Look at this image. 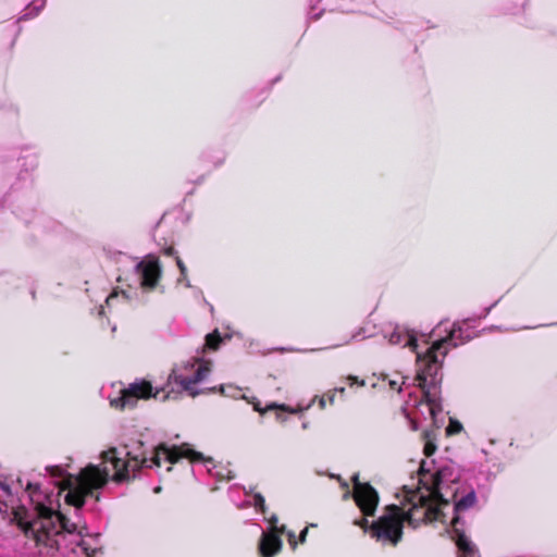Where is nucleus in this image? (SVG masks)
Segmentation results:
<instances>
[{"label": "nucleus", "mask_w": 557, "mask_h": 557, "mask_svg": "<svg viewBox=\"0 0 557 557\" xmlns=\"http://www.w3.org/2000/svg\"><path fill=\"white\" fill-rule=\"evenodd\" d=\"M183 458L201 466L210 475L219 480L233 478L231 470L218 467L212 458L194 450L189 444L180 446L160 444L150 451L149 456L144 451H124L111 447L101 454L99 465L90 463L76 475L69 473L61 466L47 467L46 471L59 488L58 495L65 493V503L77 510L84 505L85 498L92 495L94 491L103 487L110 478L115 482H122L135 476L141 468H161L163 463L169 465L166 471H170L171 465Z\"/></svg>", "instance_id": "1"}, {"label": "nucleus", "mask_w": 557, "mask_h": 557, "mask_svg": "<svg viewBox=\"0 0 557 557\" xmlns=\"http://www.w3.org/2000/svg\"><path fill=\"white\" fill-rule=\"evenodd\" d=\"M433 461L422 460L418 483L406 484L396 497L399 505H389L384 513L370 525L373 537L382 543L396 545L403 536L404 522L417 528L421 523L441 521L446 523L444 508L448 506L450 485L456 483L458 474L453 466H443L431 473Z\"/></svg>", "instance_id": "2"}, {"label": "nucleus", "mask_w": 557, "mask_h": 557, "mask_svg": "<svg viewBox=\"0 0 557 557\" xmlns=\"http://www.w3.org/2000/svg\"><path fill=\"white\" fill-rule=\"evenodd\" d=\"M28 497L34 505L33 512L24 506L0 503V512L23 530L30 556H52L62 548V543L69 540L71 552L64 557H95L96 550L89 552L84 541L86 527L78 522H71L60 511L52 507L50 495L44 493L38 484L28 483L26 487Z\"/></svg>", "instance_id": "3"}, {"label": "nucleus", "mask_w": 557, "mask_h": 557, "mask_svg": "<svg viewBox=\"0 0 557 557\" xmlns=\"http://www.w3.org/2000/svg\"><path fill=\"white\" fill-rule=\"evenodd\" d=\"M443 342L433 346L425 355L418 354L417 373L413 377V384L421 388L422 398L420 400H408L403 408V412L412 430L418 429L417 420L422 417L430 419L437 425V414L442 413L440 385L442 382L441 367L442 362L434 355L436 349H441Z\"/></svg>", "instance_id": "4"}, {"label": "nucleus", "mask_w": 557, "mask_h": 557, "mask_svg": "<svg viewBox=\"0 0 557 557\" xmlns=\"http://www.w3.org/2000/svg\"><path fill=\"white\" fill-rule=\"evenodd\" d=\"M443 331L447 332V335L445 337H442L437 341H435L430 347L425 349V351H419L418 350V343L417 337L413 331L407 329L404 325H396L392 332L385 334V337L388 339V342L392 345H399L403 347H410L416 355H425L431 348H433L434 345H436L440 342H443V346L441 349H436L434 351V355L437 356V359L441 361L444 359V357L447 355V351L451 347H457L459 345H462L470 341L472 337L475 336L474 330L467 323H456L453 325V327L448 331L447 323L441 322L435 330L433 331L434 334L440 335ZM418 363V360L416 361V364Z\"/></svg>", "instance_id": "5"}, {"label": "nucleus", "mask_w": 557, "mask_h": 557, "mask_svg": "<svg viewBox=\"0 0 557 557\" xmlns=\"http://www.w3.org/2000/svg\"><path fill=\"white\" fill-rule=\"evenodd\" d=\"M134 275L136 276L135 290L133 292L132 285H128L129 289H114L106 298V307L108 309L114 308L115 305L121 300H131L136 295V290L138 288H140L143 292H149L153 289L161 277V267L159 259L154 256H147L141 261L136 263L134 268Z\"/></svg>", "instance_id": "6"}, {"label": "nucleus", "mask_w": 557, "mask_h": 557, "mask_svg": "<svg viewBox=\"0 0 557 557\" xmlns=\"http://www.w3.org/2000/svg\"><path fill=\"white\" fill-rule=\"evenodd\" d=\"M211 372V362L203 358H190L181 364L174 366L172 369L168 383L176 384L182 391L195 397L202 393L196 385L205 381Z\"/></svg>", "instance_id": "7"}, {"label": "nucleus", "mask_w": 557, "mask_h": 557, "mask_svg": "<svg viewBox=\"0 0 557 557\" xmlns=\"http://www.w3.org/2000/svg\"><path fill=\"white\" fill-rule=\"evenodd\" d=\"M451 496L455 499V505L453 508L454 516L450 520L453 537L461 552V557H478L476 550L473 544L468 540V537L463 533V516L465 513L472 509L476 504V494L473 490L467 492L465 495L457 498V493L455 490H451L448 496Z\"/></svg>", "instance_id": "8"}, {"label": "nucleus", "mask_w": 557, "mask_h": 557, "mask_svg": "<svg viewBox=\"0 0 557 557\" xmlns=\"http://www.w3.org/2000/svg\"><path fill=\"white\" fill-rule=\"evenodd\" d=\"M161 391L152 393V386L146 381L129 384L127 388H122L116 397L110 398V405L117 409L134 408L138 399L149 397L157 398Z\"/></svg>", "instance_id": "9"}, {"label": "nucleus", "mask_w": 557, "mask_h": 557, "mask_svg": "<svg viewBox=\"0 0 557 557\" xmlns=\"http://www.w3.org/2000/svg\"><path fill=\"white\" fill-rule=\"evenodd\" d=\"M269 528L262 531L259 541V552L262 557H273L281 552L283 542L281 535L285 533L286 527L284 524L277 525L278 519L272 515L269 519Z\"/></svg>", "instance_id": "10"}, {"label": "nucleus", "mask_w": 557, "mask_h": 557, "mask_svg": "<svg viewBox=\"0 0 557 557\" xmlns=\"http://www.w3.org/2000/svg\"><path fill=\"white\" fill-rule=\"evenodd\" d=\"M354 498L357 506L366 516H373L379 504L376 491L368 483L358 482V476L354 475Z\"/></svg>", "instance_id": "11"}, {"label": "nucleus", "mask_w": 557, "mask_h": 557, "mask_svg": "<svg viewBox=\"0 0 557 557\" xmlns=\"http://www.w3.org/2000/svg\"><path fill=\"white\" fill-rule=\"evenodd\" d=\"M434 438H435V435H434L433 431H425L424 432V448H423V451H424V455L426 457H431L434 454V451L436 450V445L433 442Z\"/></svg>", "instance_id": "12"}, {"label": "nucleus", "mask_w": 557, "mask_h": 557, "mask_svg": "<svg viewBox=\"0 0 557 557\" xmlns=\"http://www.w3.org/2000/svg\"><path fill=\"white\" fill-rule=\"evenodd\" d=\"M46 4V0H35L28 8H27V12L24 13L22 16H21V20H27V18H32L36 15H38V13L41 11V9L45 7Z\"/></svg>", "instance_id": "13"}, {"label": "nucleus", "mask_w": 557, "mask_h": 557, "mask_svg": "<svg viewBox=\"0 0 557 557\" xmlns=\"http://www.w3.org/2000/svg\"><path fill=\"white\" fill-rule=\"evenodd\" d=\"M220 343L221 337L216 331L206 336V346L210 349H216Z\"/></svg>", "instance_id": "14"}, {"label": "nucleus", "mask_w": 557, "mask_h": 557, "mask_svg": "<svg viewBox=\"0 0 557 557\" xmlns=\"http://www.w3.org/2000/svg\"><path fill=\"white\" fill-rule=\"evenodd\" d=\"M407 380H408V377L398 375L397 379H388V385H389L391 389L400 392L401 386L407 384Z\"/></svg>", "instance_id": "15"}, {"label": "nucleus", "mask_w": 557, "mask_h": 557, "mask_svg": "<svg viewBox=\"0 0 557 557\" xmlns=\"http://www.w3.org/2000/svg\"><path fill=\"white\" fill-rule=\"evenodd\" d=\"M219 391L221 394L225 395V396H230V397H237V395H239V389L237 387H234V386H225V385H221L219 387Z\"/></svg>", "instance_id": "16"}, {"label": "nucleus", "mask_w": 557, "mask_h": 557, "mask_svg": "<svg viewBox=\"0 0 557 557\" xmlns=\"http://www.w3.org/2000/svg\"><path fill=\"white\" fill-rule=\"evenodd\" d=\"M253 506L258 508L260 511L264 512V498L261 494L253 495Z\"/></svg>", "instance_id": "17"}, {"label": "nucleus", "mask_w": 557, "mask_h": 557, "mask_svg": "<svg viewBox=\"0 0 557 557\" xmlns=\"http://www.w3.org/2000/svg\"><path fill=\"white\" fill-rule=\"evenodd\" d=\"M267 409H280V410H283V411H287V412H290V413H296L298 412V409H294V408H289L288 406L286 405H277V404H271L267 407Z\"/></svg>", "instance_id": "18"}, {"label": "nucleus", "mask_w": 557, "mask_h": 557, "mask_svg": "<svg viewBox=\"0 0 557 557\" xmlns=\"http://www.w3.org/2000/svg\"><path fill=\"white\" fill-rule=\"evenodd\" d=\"M286 535H287V540H288V543L289 545L292 546L293 549L296 548V535L293 531H285Z\"/></svg>", "instance_id": "19"}, {"label": "nucleus", "mask_w": 557, "mask_h": 557, "mask_svg": "<svg viewBox=\"0 0 557 557\" xmlns=\"http://www.w3.org/2000/svg\"><path fill=\"white\" fill-rule=\"evenodd\" d=\"M176 264H177V267H178V269H180L181 275H182L183 277H186L187 268H186V265L184 264V262L181 260V258H180V257H177V256H176Z\"/></svg>", "instance_id": "20"}, {"label": "nucleus", "mask_w": 557, "mask_h": 557, "mask_svg": "<svg viewBox=\"0 0 557 557\" xmlns=\"http://www.w3.org/2000/svg\"><path fill=\"white\" fill-rule=\"evenodd\" d=\"M346 380L349 382V385H354V384H359L361 386L364 385V381L363 380H359L357 376H352V375H349L346 377Z\"/></svg>", "instance_id": "21"}, {"label": "nucleus", "mask_w": 557, "mask_h": 557, "mask_svg": "<svg viewBox=\"0 0 557 557\" xmlns=\"http://www.w3.org/2000/svg\"><path fill=\"white\" fill-rule=\"evenodd\" d=\"M0 491L3 493L4 496L11 497V492L8 485L0 483Z\"/></svg>", "instance_id": "22"}, {"label": "nucleus", "mask_w": 557, "mask_h": 557, "mask_svg": "<svg viewBox=\"0 0 557 557\" xmlns=\"http://www.w3.org/2000/svg\"><path fill=\"white\" fill-rule=\"evenodd\" d=\"M307 533H308V528H305L300 534H299V542L300 543H304L306 541V536H307Z\"/></svg>", "instance_id": "23"}, {"label": "nucleus", "mask_w": 557, "mask_h": 557, "mask_svg": "<svg viewBox=\"0 0 557 557\" xmlns=\"http://www.w3.org/2000/svg\"><path fill=\"white\" fill-rule=\"evenodd\" d=\"M178 282H184L186 287H191V284H190V282L188 281L187 276H186V277H183V276L181 275V277L178 278Z\"/></svg>", "instance_id": "24"}, {"label": "nucleus", "mask_w": 557, "mask_h": 557, "mask_svg": "<svg viewBox=\"0 0 557 557\" xmlns=\"http://www.w3.org/2000/svg\"><path fill=\"white\" fill-rule=\"evenodd\" d=\"M325 404H326V397L325 396H322L320 399H319V405H320V408H325Z\"/></svg>", "instance_id": "25"}, {"label": "nucleus", "mask_w": 557, "mask_h": 557, "mask_svg": "<svg viewBox=\"0 0 557 557\" xmlns=\"http://www.w3.org/2000/svg\"><path fill=\"white\" fill-rule=\"evenodd\" d=\"M326 396H327L329 401L331 404H333L334 403L335 393L332 391Z\"/></svg>", "instance_id": "26"}, {"label": "nucleus", "mask_w": 557, "mask_h": 557, "mask_svg": "<svg viewBox=\"0 0 557 557\" xmlns=\"http://www.w3.org/2000/svg\"><path fill=\"white\" fill-rule=\"evenodd\" d=\"M447 432H448V433L457 432V424H456V425L450 424V425H449V428L447 429Z\"/></svg>", "instance_id": "27"}, {"label": "nucleus", "mask_w": 557, "mask_h": 557, "mask_svg": "<svg viewBox=\"0 0 557 557\" xmlns=\"http://www.w3.org/2000/svg\"><path fill=\"white\" fill-rule=\"evenodd\" d=\"M165 253L169 256H173L175 253V249L173 247H170L165 250Z\"/></svg>", "instance_id": "28"}, {"label": "nucleus", "mask_w": 557, "mask_h": 557, "mask_svg": "<svg viewBox=\"0 0 557 557\" xmlns=\"http://www.w3.org/2000/svg\"><path fill=\"white\" fill-rule=\"evenodd\" d=\"M359 525L361 528H368V520L367 519H362L361 522H359Z\"/></svg>", "instance_id": "29"}, {"label": "nucleus", "mask_w": 557, "mask_h": 557, "mask_svg": "<svg viewBox=\"0 0 557 557\" xmlns=\"http://www.w3.org/2000/svg\"><path fill=\"white\" fill-rule=\"evenodd\" d=\"M333 392H334V393H341V394H344V393H345V387H336Z\"/></svg>", "instance_id": "30"}, {"label": "nucleus", "mask_w": 557, "mask_h": 557, "mask_svg": "<svg viewBox=\"0 0 557 557\" xmlns=\"http://www.w3.org/2000/svg\"><path fill=\"white\" fill-rule=\"evenodd\" d=\"M253 409L259 412H263V410L260 408L259 403L253 404Z\"/></svg>", "instance_id": "31"}, {"label": "nucleus", "mask_w": 557, "mask_h": 557, "mask_svg": "<svg viewBox=\"0 0 557 557\" xmlns=\"http://www.w3.org/2000/svg\"><path fill=\"white\" fill-rule=\"evenodd\" d=\"M99 314H100V315L104 314V307H103V306H101V307H100V309H99Z\"/></svg>", "instance_id": "32"}, {"label": "nucleus", "mask_w": 557, "mask_h": 557, "mask_svg": "<svg viewBox=\"0 0 557 557\" xmlns=\"http://www.w3.org/2000/svg\"><path fill=\"white\" fill-rule=\"evenodd\" d=\"M276 418H277V420H284V418L282 417V414H281V413H277V414H276Z\"/></svg>", "instance_id": "33"}, {"label": "nucleus", "mask_w": 557, "mask_h": 557, "mask_svg": "<svg viewBox=\"0 0 557 557\" xmlns=\"http://www.w3.org/2000/svg\"><path fill=\"white\" fill-rule=\"evenodd\" d=\"M169 398V394L164 395L162 399Z\"/></svg>", "instance_id": "34"}, {"label": "nucleus", "mask_w": 557, "mask_h": 557, "mask_svg": "<svg viewBox=\"0 0 557 557\" xmlns=\"http://www.w3.org/2000/svg\"><path fill=\"white\" fill-rule=\"evenodd\" d=\"M460 429H461V425L457 424V431H459Z\"/></svg>", "instance_id": "35"}]
</instances>
